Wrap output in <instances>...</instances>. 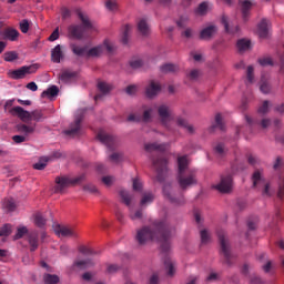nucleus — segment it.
<instances>
[{"instance_id":"obj_18","label":"nucleus","mask_w":284,"mask_h":284,"mask_svg":"<svg viewBox=\"0 0 284 284\" xmlns=\"http://www.w3.org/2000/svg\"><path fill=\"white\" fill-rule=\"evenodd\" d=\"M53 232L60 239H65L72 234V231L68 226L61 224H53Z\"/></svg>"},{"instance_id":"obj_37","label":"nucleus","mask_w":284,"mask_h":284,"mask_svg":"<svg viewBox=\"0 0 284 284\" xmlns=\"http://www.w3.org/2000/svg\"><path fill=\"white\" fill-rule=\"evenodd\" d=\"M112 84L106 82H99L98 83V90L102 92V94H108L109 92H112Z\"/></svg>"},{"instance_id":"obj_49","label":"nucleus","mask_w":284,"mask_h":284,"mask_svg":"<svg viewBox=\"0 0 284 284\" xmlns=\"http://www.w3.org/2000/svg\"><path fill=\"white\" fill-rule=\"evenodd\" d=\"M166 270H168V274L169 276H174V272H176V270L174 268V263H172V261L168 260L164 263Z\"/></svg>"},{"instance_id":"obj_44","label":"nucleus","mask_w":284,"mask_h":284,"mask_svg":"<svg viewBox=\"0 0 284 284\" xmlns=\"http://www.w3.org/2000/svg\"><path fill=\"white\" fill-rule=\"evenodd\" d=\"M20 30L22 34H28V31L30 30V21H28V19L20 21Z\"/></svg>"},{"instance_id":"obj_28","label":"nucleus","mask_w":284,"mask_h":284,"mask_svg":"<svg viewBox=\"0 0 284 284\" xmlns=\"http://www.w3.org/2000/svg\"><path fill=\"white\" fill-rule=\"evenodd\" d=\"M138 30L143 37H148L150 34V26L145 19H142L138 22Z\"/></svg>"},{"instance_id":"obj_14","label":"nucleus","mask_w":284,"mask_h":284,"mask_svg":"<svg viewBox=\"0 0 284 284\" xmlns=\"http://www.w3.org/2000/svg\"><path fill=\"white\" fill-rule=\"evenodd\" d=\"M217 236L220 240L222 253L226 258H230V242L227 241V237H225V231L217 232Z\"/></svg>"},{"instance_id":"obj_27","label":"nucleus","mask_w":284,"mask_h":284,"mask_svg":"<svg viewBox=\"0 0 284 284\" xmlns=\"http://www.w3.org/2000/svg\"><path fill=\"white\" fill-rule=\"evenodd\" d=\"M239 52H247V50H251L252 42L247 39H241L236 43Z\"/></svg>"},{"instance_id":"obj_8","label":"nucleus","mask_w":284,"mask_h":284,"mask_svg":"<svg viewBox=\"0 0 284 284\" xmlns=\"http://www.w3.org/2000/svg\"><path fill=\"white\" fill-rule=\"evenodd\" d=\"M120 196L124 203V205H126L130 209V220L131 221H139L141 219H143V211L139 210V211H133L132 210V195H130V193L125 190H121L120 191Z\"/></svg>"},{"instance_id":"obj_60","label":"nucleus","mask_w":284,"mask_h":284,"mask_svg":"<svg viewBox=\"0 0 284 284\" xmlns=\"http://www.w3.org/2000/svg\"><path fill=\"white\" fill-rule=\"evenodd\" d=\"M260 65H274L272 58H262L258 60Z\"/></svg>"},{"instance_id":"obj_36","label":"nucleus","mask_w":284,"mask_h":284,"mask_svg":"<svg viewBox=\"0 0 284 284\" xmlns=\"http://www.w3.org/2000/svg\"><path fill=\"white\" fill-rule=\"evenodd\" d=\"M81 121H83V115L75 116L74 124L72 128V134H79L81 132Z\"/></svg>"},{"instance_id":"obj_48","label":"nucleus","mask_w":284,"mask_h":284,"mask_svg":"<svg viewBox=\"0 0 284 284\" xmlns=\"http://www.w3.org/2000/svg\"><path fill=\"white\" fill-rule=\"evenodd\" d=\"M132 187L134 192H141L143 190V182L139 178L133 179Z\"/></svg>"},{"instance_id":"obj_21","label":"nucleus","mask_w":284,"mask_h":284,"mask_svg":"<svg viewBox=\"0 0 284 284\" xmlns=\"http://www.w3.org/2000/svg\"><path fill=\"white\" fill-rule=\"evenodd\" d=\"M2 37L8 41H17L19 39V31L12 28H7L2 32Z\"/></svg>"},{"instance_id":"obj_42","label":"nucleus","mask_w":284,"mask_h":284,"mask_svg":"<svg viewBox=\"0 0 284 284\" xmlns=\"http://www.w3.org/2000/svg\"><path fill=\"white\" fill-rule=\"evenodd\" d=\"M4 61L11 63L12 61H17L19 59V55L14 51L6 52L3 55Z\"/></svg>"},{"instance_id":"obj_50","label":"nucleus","mask_w":284,"mask_h":284,"mask_svg":"<svg viewBox=\"0 0 284 284\" xmlns=\"http://www.w3.org/2000/svg\"><path fill=\"white\" fill-rule=\"evenodd\" d=\"M123 161V153H113L110 155L111 163H121Z\"/></svg>"},{"instance_id":"obj_47","label":"nucleus","mask_w":284,"mask_h":284,"mask_svg":"<svg viewBox=\"0 0 284 284\" xmlns=\"http://www.w3.org/2000/svg\"><path fill=\"white\" fill-rule=\"evenodd\" d=\"M186 77L191 81H196V79H199L201 77V71H199L196 69H192L191 71L187 72Z\"/></svg>"},{"instance_id":"obj_32","label":"nucleus","mask_w":284,"mask_h":284,"mask_svg":"<svg viewBox=\"0 0 284 284\" xmlns=\"http://www.w3.org/2000/svg\"><path fill=\"white\" fill-rule=\"evenodd\" d=\"M154 201V194L146 192L142 195L140 205L142 207H145V205H150V203H152Z\"/></svg>"},{"instance_id":"obj_46","label":"nucleus","mask_w":284,"mask_h":284,"mask_svg":"<svg viewBox=\"0 0 284 284\" xmlns=\"http://www.w3.org/2000/svg\"><path fill=\"white\" fill-rule=\"evenodd\" d=\"M200 236H201V243H203L204 245L210 243L211 236L207 230H202L200 232Z\"/></svg>"},{"instance_id":"obj_5","label":"nucleus","mask_w":284,"mask_h":284,"mask_svg":"<svg viewBox=\"0 0 284 284\" xmlns=\"http://www.w3.org/2000/svg\"><path fill=\"white\" fill-rule=\"evenodd\" d=\"M9 113L11 114V116H18V119H20L21 121L30 119L31 121H36L37 123H39L45 119V115H43V111L34 110L29 112L21 106L11 108L9 110Z\"/></svg>"},{"instance_id":"obj_22","label":"nucleus","mask_w":284,"mask_h":284,"mask_svg":"<svg viewBox=\"0 0 284 284\" xmlns=\"http://www.w3.org/2000/svg\"><path fill=\"white\" fill-rule=\"evenodd\" d=\"M98 139L103 143L104 145H108V148H112L114 145V138L112 135H109L108 133L100 131L98 133Z\"/></svg>"},{"instance_id":"obj_6","label":"nucleus","mask_w":284,"mask_h":284,"mask_svg":"<svg viewBox=\"0 0 284 284\" xmlns=\"http://www.w3.org/2000/svg\"><path fill=\"white\" fill-rule=\"evenodd\" d=\"M252 181L254 187H262L263 196H272V194H274V190H272V184L263 179V172H261L260 170L253 173Z\"/></svg>"},{"instance_id":"obj_29","label":"nucleus","mask_w":284,"mask_h":284,"mask_svg":"<svg viewBox=\"0 0 284 284\" xmlns=\"http://www.w3.org/2000/svg\"><path fill=\"white\" fill-rule=\"evenodd\" d=\"M153 165L155 170H158L159 174H161V172H165V170H168V160L165 159L153 160Z\"/></svg>"},{"instance_id":"obj_31","label":"nucleus","mask_w":284,"mask_h":284,"mask_svg":"<svg viewBox=\"0 0 284 284\" xmlns=\"http://www.w3.org/2000/svg\"><path fill=\"white\" fill-rule=\"evenodd\" d=\"M42 281L44 284H58L60 280L55 274L44 273Z\"/></svg>"},{"instance_id":"obj_33","label":"nucleus","mask_w":284,"mask_h":284,"mask_svg":"<svg viewBox=\"0 0 284 284\" xmlns=\"http://www.w3.org/2000/svg\"><path fill=\"white\" fill-rule=\"evenodd\" d=\"M253 6L254 3L250 0L240 1V8L242 10L243 17L247 14V10H251Z\"/></svg>"},{"instance_id":"obj_30","label":"nucleus","mask_w":284,"mask_h":284,"mask_svg":"<svg viewBox=\"0 0 284 284\" xmlns=\"http://www.w3.org/2000/svg\"><path fill=\"white\" fill-rule=\"evenodd\" d=\"M59 79L62 83H70V81H72V70L63 69L59 75Z\"/></svg>"},{"instance_id":"obj_57","label":"nucleus","mask_w":284,"mask_h":284,"mask_svg":"<svg viewBox=\"0 0 284 284\" xmlns=\"http://www.w3.org/2000/svg\"><path fill=\"white\" fill-rule=\"evenodd\" d=\"M130 30H132V27H130V24H126L123 31L122 43H128V37L130 34Z\"/></svg>"},{"instance_id":"obj_64","label":"nucleus","mask_w":284,"mask_h":284,"mask_svg":"<svg viewBox=\"0 0 284 284\" xmlns=\"http://www.w3.org/2000/svg\"><path fill=\"white\" fill-rule=\"evenodd\" d=\"M130 65L133 69L141 68V65H143V61H141V60H133V61L130 62Z\"/></svg>"},{"instance_id":"obj_1","label":"nucleus","mask_w":284,"mask_h":284,"mask_svg":"<svg viewBox=\"0 0 284 284\" xmlns=\"http://www.w3.org/2000/svg\"><path fill=\"white\" fill-rule=\"evenodd\" d=\"M172 227L166 221H155L150 226H143L136 231L135 241L139 245L158 243L164 252L170 250V239H172Z\"/></svg>"},{"instance_id":"obj_35","label":"nucleus","mask_w":284,"mask_h":284,"mask_svg":"<svg viewBox=\"0 0 284 284\" xmlns=\"http://www.w3.org/2000/svg\"><path fill=\"white\" fill-rule=\"evenodd\" d=\"M34 223L37 227H40L41 230H43L45 227L47 220L45 217H43L41 213H37L34 215Z\"/></svg>"},{"instance_id":"obj_4","label":"nucleus","mask_w":284,"mask_h":284,"mask_svg":"<svg viewBox=\"0 0 284 284\" xmlns=\"http://www.w3.org/2000/svg\"><path fill=\"white\" fill-rule=\"evenodd\" d=\"M75 14L80 19L82 26L73 27V39H88V30H90V32H99V24L90 20L88 14L83 13L81 10H75Z\"/></svg>"},{"instance_id":"obj_9","label":"nucleus","mask_w":284,"mask_h":284,"mask_svg":"<svg viewBox=\"0 0 284 284\" xmlns=\"http://www.w3.org/2000/svg\"><path fill=\"white\" fill-rule=\"evenodd\" d=\"M213 187L222 194H230V192H232V189L234 187L232 175L222 176L220 183L215 184Z\"/></svg>"},{"instance_id":"obj_23","label":"nucleus","mask_w":284,"mask_h":284,"mask_svg":"<svg viewBox=\"0 0 284 284\" xmlns=\"http://www.w3.org/2000/svg\"><path fill=\"white\" fill-rule=\"evenodd\" d=\"M94 265V262L90 258H78L74 262V267H78V270H88L89 267H92Z\"/></svg>"},{"instance_id":"obj_12","label":"nucleus","mask_w":284,"mask_h":284,"mask_svg":"<svg viewBox=\"0 0 284 284\" xmlns=\"http://www.w3.org/2000/svg\"><path fill=\"white\" fill-rule=\"evenodd\" d=\"M159 94H161V83L154 80L150 81L145 88V97H148V99H154L159 97Z\"/></svg>"},{"instance_id":"obj_54","label":"nucleus","mask_w":284,"mask_h":284,"mask_svg":"<svg viewBox=\"0 0 284 284\" xmlns=\"http://www.w3.org/2000/svg\"><path fill=\"white\" fill-rule=\"evenodd\" d=\"M128 121L130 123H139V121H141V114L139 113H131L129 116H128Z\"/></svg>"},{"instance_id":"obj_3","label":"nucleus","mask_w":284,"mask_h":284,"mask_svg":"<svg viewBox=\"0 0 284 284\" xmlns=\"http://www.w3.org/2000/svg\"><path fill=\"white\" fill-rule=\"evenodd\" d=\"M187 165H190L187 156L184 155L178 159V182L182 190H187V187H192V185L199 183L196 180V171L187 170Z\"/></svg>"},{"instance_id":"obj_17","label":"nucleus","mask_w":284,"mask_h":284,"mask_svg":"<svg viewBox=\"0 0 284 284\" xmlns=\"http://www.w3.org/2000/svg\"><path fill=\"white\" fill-rule=\"evenodd\" d=\"M17 130L20 134H23L24 136H30V134H34V131L37 130V123L18 124Z\"/></svg>"},{"instance_id":"obj_59","label":"nucleus","mask_w":284,"mask_h":284,"mask_svg":"<svg viewBox=\"0 0 284 284\" xmlns=\"http://www.w3.org/2000/svg\"><path fill=\"white\" fill-rule=\"evenodd\" d=\"M277 196L278 199H282V196H284V175L281 178Z\"/></svg>"},{"instance_id":"obj_51","label":"nucleus","mask_w":284,"mask_h":284,"mask_svg":"<svg viewBox=\"0 0 284 284\" xmlns=\"http://www.w3.org/2000/svg\"><path fill=\"white\" fill-rule=\"evenodd\" d=\"M152 114H154V109L152 108L145 109L142 116L143 121L145 122L150 121V119H152Z\"/></svg>"},{"instance_id":"obj_58","label":"nucleus","mask_w":284,"mask_h":284,"mask_svg":"<svg viewBox=\"0 0 284 284\" xmlns=\"http://www.w3.org/2000/svg\"><path fill=\"white\" fill-rule=\"evenodd\" d=\"M247 81L250 83H254V67L250 65L247 67Z\"/></svg>"},{"instance_id":"obj_15","label":"nucleus","mask_w":284,"mask_h":284,"mask_svg":"<svg viewBox=\"0 0 284 284\" xmlns=\"http://www.w3.org/2000/svg\"><path fill=\"white\" fill-rule=\"evenodd\" d=\"M216 32H219V28L214 24H210L209 27L202 29L200 32V39H203V41H210V39H212Z\"/></svg>"},{"instance_id":"obj_41","label":"nucleus","mask_w":284,"mask_h":284,"mask_svg":"<svg viewBox=\"0 0 284 284\" xmlns=\"http://www.w3.org/2000/svg\"><path fill=\"white\" fill-rule=\"evenodd\" d=\"M26 234H30V232H28V227L26 226H21L17 230L16 235L13 236V241H19V239H23V236H26Z\"/></svg>"},{"instance_id":"obj_16","label":"nucleus","mask_w":284,"mask_h":284,"mask_svg":"<svg viewBox=\"0 0 284 284\" xmlns=\"http://www.w3.org/2000/svg\"><path fill=\"white\" fill-rule=\"evenodd\" d=\"M257 34L260 39H267L270 37V21L264 19L257 26Z\"/></svg>"},{"instance_id":"obj_34","label":"nucleus","mask_w":284,"mask_h":284,"mask_svg":"<svg viewBox=\"0 0 284 284\" xmlns=\"http://www.w3.org/2000/svg\"><path fill=\"white\" fill-rule=\"evenodd\" d=\"M222 23L225 28V31L229 34H236V32H239V27H234V29H230V21L227 20V17L225 16L222 17Z\"/></svg>"},{"instance_id":"obj_26","label":"nucleus","mask_w":284,"mask_h":284,"mask_svg":"<svg viewBox=\"0 0 284 284\" xmlns=\"http://www.w3.org/2000/svg\"><path fill=\"white\" fill-rule=\"evenodd\" d=\"M104 8L108 12L115 14V12L119 10V1L118 0H105Z\"/></svg>"},{"instance_id":"obj_38","label":"nucleus","mask_w":284,"mask_h":284,"mask_svg":"<svg viewBox=\"0 0 284 284\" xmlns=\"http://www.w3.org/2000/svg\"><path fill=\"white\" fill-rule=\"evenodd\" d=\"M170 192H172V185H170V184L164 185V187H163V194H164V196H166V199H169L171 203L181 204V202L176 201L175 199H173V197L170 195Z\"/></svg>"},{"instance_id":"obj_24","label":"nucleus","mask_w":284,"mask_h":284,"mask_svg":"<svg viewBox=\"0 0 284 284\" xmlns=\"http://www.w3.org/2000/svg\"><path fill=\"white\" fill-rule=\"evenodd\" d=\"M59 94V87L51 85L45 91L41 93L42 99H54Z\"/></svg>"},{"instance_id":"obj_61","label":"nucleus","mask_w":284,"mask_h":284,"mask_svg":"<svg viewBox=\"0 0 284 284\" xmlns=\"http://www.w3.org/2000/svg\"><path fill=\"white\" fill-rule=\"evenodd\" d=\"M12 141L14 143H26V135H13Z\"/></svg>"},{"instance_id":"obj_56","label":"nucleus","mask_w":284,"mask_h":284,"mask_svg":"<svg viewBox=\"0 0 284 284\" xmlns=\"http://www.w3.org/2000/svg\"><path fill=\"white\" fill-rule=\"evenodd\" d=\"M138 90H139V87H136V84H131V85L126 87L125 92H126V94L132 97V94H136Z\"/></svg>"},{"instance_id":"obj_7","label":"nucleus","mask_w":284,"mask_h":284,"mask_svg":"<svg viewBox=\"0 0 284 284\" xmlns=\"http://www.w3.org/2000/svg\"><path fill=\"white\" fill-rule=\"evenodd\" d=\"M158 116L160 119V123L164 125V128L170 129V123L174 121V115L172 113V109L166 103H162L158 105Z\"/></svg>"},{"instance_id":"obj_55","label":"nucleus","mask_w":284,"mask_h":284,"mask_svg":"<svg viewBox=\"0 0 284 284\" xmlns=\"http://www.w3.org/2000/svg\"><path fill=\"white\" fill-rule=\"evenodd\" d=\"M260 90L261 92H263V94H268L271 88L270 84L266 81H261V85H260Z\"/></svg>"},{"instance_id":"obj_40","label":"nucleus","mask_w":284,"mask_h":284,"mask_svg":"<svg viewBox=\"0 0 284 284\" xmlns=\"http://www.w3.org/2000/svg\"><path fill=\"white\" fill-rule=\"evenodd\" d=\"M48 158H41L38 163L33 164V170H45L48 168Z\"/></svg>"},{"instance_id":"obj_19","label":"nucleus","mask_w":284,"mask_h":284,"mask_svg":"<svg viewBox=\"0 0 284 284\" xmlns=\"http://www.w3.org/2000/svg\"><path fill=\"white\" fill-rule=\"evenodd\" d=\"M63 50L61 49V44L55 45L51 50V61L53 63H61L63 61Z\"/></svg>"},{"instance_id":"obj_39","label":"nucleus","mask_w":284,"mask_h":284,"mask_svg":"<svg viewBox=\"0 0 284 284\" xmlns=\"http://www.w3.org/2000/svg\"><path fill=\"white\" fill-rule=\"evenodd\" d=\"M161 72H164L165 74L170 72H179V65L176 64H164L161 67Z\"/></svg>"},{"instance_id":"obj_13","label":"nucleus","mask_w":284,"mask_h":284,"mask_svg":"<svg viewBox=\"0 0 284 284\" xmlns=\"http://www.w3.org/2000/svg\"><path fill=\"white\" fill-rule=\"evenodd\" d=\"M27 241L30 245V252H37V250H39V231H30Z\"/></svg>"},{"instance_id":"obj_25","label":"nucleus","mask_w":284,"mask_h":284,"mask_svg":"<svg viewBox=\"0 0 284 284\" xmlns=\"http://www.w3.org/2000/svg\"><path fill=\"white\" fill-rule=\"evenodd\" d=\"M146 152H154V150H158L159 152H165L168 150L169 144H159V143H149L145 144Z\"/></svg>"},{"instance_id":"obj_10","label":"nucleus","mask_w":284,"mask_h":284,"mask_svg":"<svg viewBox=\"0 0 284 284\" xmlns=\"http://www.w3.org/2000/svg\"><path fill=\"white\" fill-rule=\"evenodd\" d=\"M72 185V179L68 176H58L55 178V186L54 192L55 194H63L68 187Z\"/></svg>"},{"instance_id":"obj_43","label":"nucleus","mask_w":284,"mask_h":284,"mask_svg":"<svg viewBox=\"0 0 284 284\" xmlns=\"http://www.w3.org/2000/svg\"><path fill=\"white\" fill-rule=\"evenodd\" d=\"M12 234V225L4 224L0 227V236H10Z\"/></svg>"},{"instance_id":"obj_45","label":"nucleus","mask_w":284,"mask_h":284,"mask_svg":"<svg viewBox=\"0 0 284 284\" xmlns=\"http://www.w3.org/2000/svg\"><path fill=\"white\" fill-rule=\"evenodd\" d=\"M182 39H193L194 38V30L192 28H185L181 32Z\"/></svg>"},{"instance_id":"obj_2","label":"nucleus","mask_w":284,"mask_h":284,"mask_svg":"<svg viewBox=\"0 0 284 284\" xmlns=\"http://www.w3.org/2000/svg\"><path fill=\"white\" fill-rule=\"evenodd\" d=\"M105 52H114V43L109 39H105L102 43L88 48L87 45H74L73 53L77 57H83L84 59H99V57H103Z\"/></svg>"},{"instance_id":"obj_11","label":"nucleus","mask_w":284,"mask_h":284,"mask_svg":"<svg viewBox=\"0 0 284 284\" xmlns=\"http://www.w3.org/2000/svg\"><path fill=\"white\" fill-rule=\"evenodd\" d=\"M34 72H37L36 65H23L17 70H13L11 72V78L16 80L24 79L26 74H34Z\"/></svg>"},{"instance_id":"obj_62","label":"nucleus","mask_w":284,"mask_h":284,"mask_svg":"<svg viewBox=\"0 0 284 284\" xmlns=\"http://www.w3.org/2000/svg\"><path fill=\"white\" fill-rule=\"evenodd\" d=\"M84 190H85L87 192H91V194H95V192H98L97 186H94L93 184H87V185L84 186Z\"/></svg>"},{"instance_id":"obj_20","label":"nucleus","mask_w":284,"mask_h":284,"mask_svg":"<svg viewBox=\"0 0 284 284\" xmlns=\"http://www.w3.org/2000/svg\"><path fill=\"white\" fill-rule=\"evenodd\" d=\"M210 10H212V3L204 1L197 6V8L194 10V12L199 17H205V14H207V12H210Z\"/></svg>"},{"instance_id":"obj_52","label":"nucleus","mask_w":284,"mask_h":284,"mask_svg":"<svg viewBox=\"0 0 284 284\" xmlns=\"http://www.w3.org/2000/svg\"><path fill=\"white\" fill-rule=\"evenodd\" d=\"M270 112V102L264 101L263 104L258 108V114H267Z\"/></svg>"},{"instance_id":"obj_53","label":"nucleus","mask_w":284,"mask_h":284,"mask_svg":"<svg viewBox=\"0 0 284 284\" xmlns=\"http://www.w3.org/2000/svg\"><path fill=\"white\" fill-rule=\"evenodd\" d=\"M4 207H7V210H9V212H14L17 204H14V200L9 199L4 202Z\"/></svg>"},{"instance_id":"obj_63","label":"nucleus","mask_w":284,"mask_h":284,"mask_svg":"<svg viewBox=\"0 0 284 284\" xmlns=\"http://www.w3.org/2000/svg\"><path fill=\"white\" fill-rule=\"evenodd\" d=\"M59 39V28L54 29V31L50 34L49 41H57Z\"/></svg>"}]
</instances>
